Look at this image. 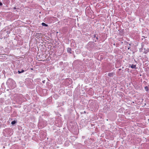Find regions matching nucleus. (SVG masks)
Returning a JSON list of instances; mask_svg holds the SVG:
<instances>
[{
    "instance_id": "nucleus-13",
    "label": "nucleus",
    "mask_w": 149,
    "mask_h": 149,
    "mask_svg": "<svg viewBox=\"0 0 149 149\" xmlns=\"http://www.w3.org/2000/svg\"><path fill=\"white\" fill-rule=\"evenodd\" d=\"M13 8H14V9H16V8H15V7H14Z\"/></svg>"
},
{
    "instance_id": "nucleus-10",
    "label": "nucleus",
    "mask_w": 149,
    "mask_h": 149,
    "mask_svg": "<svg viewBox=\"0 0 149 149\" xmlns=\"http://www.w3.org/2000/svg\"><path fill=\"white\" fill-rule=\"evenodd\" d=\"M45 80H43L42 81V82L43 83H45Z\"/></svg>"
},
{
    "instance_id": "nucleus-16",
    "label": "nucleus",
    "mask_w": 149,
    "mask_h": 149,
    "mask_svg": "<svg viewBox=\"0 0 149 149\" xmlns=\"http://www.w3.org/2000/svg\"><path fill=\"white\" fill-rule=\"evenodd\" d=\"M31 70H33V69H32V68H31Z\"/></svg>"
},
{
    "instance_id": "nucleus-15",
    "label": "nucleus",
    "mask_w": 149,
    "mask_h": 149,
    "mask_svg": "<svg viewBox=\"0 0 149 149\" xmlns=\"http://www.w3.org/2000/svg\"><path fill=\"white\" fill-rule=\"evenodd\" d=\"M96 39H97V40H98V38H97V37H96Z\"/></svg>"
},
{
    "instance_id": "nucleus-6",
    "label": "nucleus",
    "mask_w": 149,
    "mask_h": 149,
    "mask_svg": "<svg viewBox=\"0 0 149 149\" xmlns=\"http://www.w3.org/2000/svg\"><path fill=\"white\" fill-rule=\"evenodd\" d=\"M16 123V121L15 120L11 122V124L12 125H14Z\"/></svg>"
},
{
    "instance_id": "nucleus-11",
    "label": "nucleus",
    "mask_w": 149,
    "mask_h": 149,
    "mask_svg": "<svg viewBox=\"0 0 149 149\" xmlns=\"http://www.w3.org/2000/svg\"><path fill=\"white\" fill-rule=\"evenodd\" d=\"M24 70H22V71H21V73H22L24 72Z\"/></svg>"
},
{
    "instance_id": "nucleus-9",
    "label": "nucleus",
    "mask_w": 149,
    "mask_h": 149,
    "mask_svg": "<svg viewBox=\"0 0 149 149\" xmlns=\"http://www.w3.org/2000/svg\"><path fill=\"white\" fill-rule=\"evenodd\" d=\"M3 5V4L2 3L0 2V6H1Z\"/></svg>"
},
{
    "instance_id": "nucleus-4",
    "label": "nucleus",
    "mask_w": 149,
    "mask_h": 149,
    "mask_svg": "<svg viewBox=\"0 0 149 149\" xmlns=\"http://www.w3.org/2000/svg\"><path fill=\"white\" fill-rule=\"evenodd\" d=\"M71 49L70 48H68L67 49V51L68 52L71 53Z\"/></svg>"
},
{
    "instance_id": "nucleus-1",
    "label": "nucleus",
    "mask_w": 149,
    "mask_h": 149,
    "mask_svg": "<svg viewBox=\"0 0 149 149\" xmlns=\"http://www.w3.org/2000/svg\"><path fill=\"white\" fill-rule=\"evenodd\" d=\"M114 74V72H110L108 74V76L110 77H112Z\"/></svg>"
},
{
    "instance_id": "nucleus-14",
    "label": "nucleus",
    "mask_w": 149,
    "mask_h": 149,
    "mask_svg": "<svg viewBox=\"0 0 149 149\" xmlns=\"http://www.w3.org/2000/svg\"><path fill=\"white\" fill-rule=\"evenodd\" d=\"M68 79L70 80H70H72V79Z\"/></svg>"
},
{
    "instance_id": "nucleus-2",
    "label": "nucleus",
    "mask_w": 149,
    "mask_h": 149,
    "mask_svg": "<svg viewBox=\"0 0 149 149\" xmlns=\"http://www.w3.org/2000/svg\"><path fill=\"white\" fill-rule=\"evenodd\" d=\"M149 50L148 49H146L145 48L144 49L143 52L145 54H147L149 52Z\"/></svg>"
},
{
    "instance_id": "nucleus-12",
    "label": "nucleus",
    "mask_w": 149,
    "mask_h": 149,
    "mask_svg": "<svg viewBox=\"0 0 149 149\" xmlns=\"http://www.w3.org/2000/svg\"><path fill=\"white\" fill-rule=\"evenodd\" d=\"M96 35H94V38H96Z\"/></svg>"
},
{
    "instance_id": "nucleus-5",
    "label": "nucleus",
    "mask_w": 149,
    "mask_h": 149,
    "mask_svg": "<svg viewBox=\"0 0 149 149\" xmlns=\"http://www.w3.org/2000/svg\"><path fill=\"white\" fill-rule=\"evenodd\" d=\"M42 25L43 26H48V25L47 24H45L44 23H43V22L42 23Z\"/></svg>"
},
{
    "instance_id": "nucleus-8",
    "label": "nucleus",
    "mask_w": 149,
    "mask_h": 149,
    "mask_svg": "<svg viewBox=\"0 0 149 149\" xmlns=\"http://www.w3.org/2000/svg\"><path fill=\"white\" fill-rule=\"evenodd\" d=\"M18 73H19V74L21 73H21V71H19V70H18Z\"/></svg>"
},
{
    "instance_id": "nucleus-3",
    "label": "nucleus",
    "mask_w": 149,
    "mask_h": 149,
    "mask_svg": "<svg viewBox=\"0 0 149 149\" xmlns=\"http://www.w3.org/2000/svg\"><path fill=\"white\" fill-rule=\"evenodd\" d=\"M131 68L132 69H136V65H134L133 64H132L131 66Z\"/></svg>"
},
{
    "instance_id": "nucleus-7",
    "label": "nucleus",
    "mask_w": 149,
    "mask_h": 149,
    "mask_svg": "<svg viewBox=\"0 0 149 149\" xmlns=\"http://www.w3.org/2000/svg\"><path fill=\"white\" fill-rule=\"evenodd\" d=\"M145 89L146 90V91H147L148 90V88L147 86H146L145 87Z\"/></svg>"
}]
</instances>
